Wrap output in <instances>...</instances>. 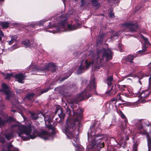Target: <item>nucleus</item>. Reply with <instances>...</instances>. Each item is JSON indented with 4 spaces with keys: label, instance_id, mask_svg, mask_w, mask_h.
Segmentation results:
<instances>
[{
    "label": "nucleus",
    "instance_id": "obj_1",
    "mask_svg": "<svg viewBox=\"0 0 151 151\" xmlns=\"http://www.w3.org/2000/svg\"><path fill=\"white\" fill-rule=\"evenodd\" d=\"M111 57H93L92 59H85L81 63L80 67L77 71L78 74L83 72V70L88 69L91 65L94 70H97L101 66H104V64L107 61L108 59H111Z\"/></svg>",
    "mask_w": 151,
    "mask_h": 151
},
{
    "label": "nucleus",
    "instance_id": "obj_2",
    "mask_svg": "<svg viewBox=\"0 0 151 151\" xmlns=\"http://www.w3.org/2000/svg\"><path fill=\"white\" fill-rule=\"evenodd\" d=\"M73 114L74 117L76 118L74 120L68 118L66 122L65 127L63 130V132L67 135V137L70 139L74 138L76 123H79V121L82 117V114L81 113L73 112Z\"/></svg>",
    "mask_w": 151,
    "mask_h": 151
},
{
    "label": "nucleus",
    "instance_id": "obj_3",
    "mask_svg": "<svg viewBox=\"0 0 151 151\" xmlns=\"http://www.w3.org/2000/svg\"><path fill=\"white\" fill-rule=\"evenodd\" d=\"M13 128L14 131L16 132L18 136L23 140H28L30 139H33L36 137L35 133L32 132V126L30 124L14 125Z\"/></svg>",
    "mask_w": 151,
    "mask_h": 151
},
{
    "label": "nucleus",
    "instance_id": "obj_4",
    "mask_svg": "<svg viewBox=\"0 0 151 151\" xmlns=\"http://www.w3.org/2000/svg\"><path fill=\"white\" fill-rule=\"evenodd\" d=\"M95 126L92 125L90 127V132L88 134V139L89 141V144L87 146V149L90 150L96 147L98 150L103 147L104 146V142H102V137L101 135L95 136V133L91 131Z\"/></svg>",
    "mask_w": 151,
    "mask_h": 151
},
{
    "label": "nucleus",
    "instance_id": "obj_5",
    "mask_svg": "<svg viewBox=\"0 0 151 151\" xmlns=\"http://www.w3.org/2000/svg\"><path fill=\"white\" fill-rule=\"evenodd\" d=\"M96 86L95 85V79L93 78L91 81L89 85L85 90L80 94H78L77 96V102L83 100L84 99H88L91 96V94L89 91V90H91L95 89Z\"/></svg>",
    "mask_w": 151,
    "mask_h": 151
},
{
    "label": "nucleus",
    "instance_id": "obj_6",
    "mask_svg": "<svg viewBox=\"0 0 151 151\" xmlns=\"http://www.w3.org/2000/svg\"><path fill=\"white\" fill-rule=\"evenodd\" d=\"M133 122L137 127L139 134L146 135L147 142L148 151H151V138L150 135L144 130L142 125V120L135 119L133 121Z\"/></svg>",
    "mask_w": 151,
    "mask_h": 151
},
{
    "label": "nucleus",
    "instance_id": "obj_7",
    "mask_svg": "<svg viewBox=\"0 0 151 151\" xmlns=\"http://www.w3.org/2000/svg\"><path fill=\"white\" fill-rule=\"evenodd\" d=\"M41 67V68H40L36 67L33 68L32 66H31L29 68V70H31L33 69L32 71L35 72L50 70L52 72H54L57 69V66L55 64L51 63H49L46 65L43 64ZM30 72H31V70H30Z\"/></svg>",
    "mask_w": 151,
    "mask_h": 151
},
{
    "label": "nucleus",
    "instance_id": "obj_8",
    "mask_svg": "<svg viewBox=\"0 0 151 151\" xmlns=\"http://www.w3.org/2000/svg\"><path fill=\"white\" fill-rule=\"evenodd\" d=\"M49 124V125H46V127L48 128L49 131H43L40 134V137L45 140L52 139L54 134L55 132V127L52 125Z\"/></svg>",
    "mask_w": 151,
    "mask_h": 151
},
{
    "label": "nucleus",
    "instance_id": "obj_9",
    "mask_svg": "<svg viewBox=\"0 0 151 151\" xmlns=\"http://www.w3.org/2000/svg\"><path fill=\"white\" fill-rule=\"evenodd\" d=\"M1 87L2 88L0 90V92H3L5 93L6 95L5 98L6 99L9 100L14 96V93L10 90L6 84L4 83L2 85Z\"/></svg>",
    "mask_w": 151,
    "mask_h": 151
},
{
    "label": "nucleus",
    "instance_id": "obj_10",
    "mask_svg": "<svg viewBox=\"0 0 151 151\" xmlns=\"http://www.w3.org/2000/svg\"><path fill=\"white\" fill-rule=\"evenodd\" d=\"M96 53L97 57L101 56V57H112L113 54L110 49H106L105 48L97 49Z\"/></svg>",
    "mask_w": 151,
    "mask_h": 151
},
{
    "label": "nucleus",
    "instance_id": "obj_11",
    "mask_svg": "<svg viewBox=\"0 0 151 151\" xmlns=\"http://www.w3.org/2000/svg\"><path fill=\"white\" fill-rule=\"evenodd\" d=\"M113 88V86L111 87L109 91L106 92V93L109 96L114 95L119 90L120 91H124L125 88H126V86L124 85H121L119 84H116L115 85L114 88L112 92V90Z\"/></svg>",
    "mask_w": 151,
    "mask_h": 151
},
{
    "label": "nucleus",
    "instance_id": "obj_12",
    "mask_svg": "<svg viewBox=\"0 0 151 151\" xmlns=\"http://www.w3.org/2000/svg\"><path fill=\"white\" fill-rule=\"evenodd\" d=\"M127 130L126 127H125L124 129H123V130L121 129L124 134H122L121 136L119 135V137L118 139L117 142L121 147H122V144L124 143L126 140H128L129 139L128 135H126V134L128 133V132H129V131Z\"/></svg>",
    "mask_w": 151,
    "mask_h": 151
},
{
    "label": "nucleus",
    "instance_id": "obj_13",
    "mask_svg": "<svg viewBox=\"0 0 151 151\" xmlns=\"http://www.w3.org/2000/svg\"><path fill=\"white\" fill-rule=\"evenodd\" d=\"M122 26H124L132 32H136L139 27L137 23H133L132 22L124 23L122 24Z\"/></svg>",
    "mask_w": 151,
    "mask_h": 151
},
{
    "label": "nucleus",
    "instance_id": "obj_14",
    "mask_svg": "<svg viewBox=\"0 0 151 151\" xmlns=\"http://www.w3.org/2000/svg\"><path fill=\"white\" fill-rule=\"evenodd\" d=\"M30 113L31 117L33 120H36L38 118V115L40 114L41 116L42 115V116L44 117L46 124H47V122L50 124L52 122V118L51 117H50L48 115L45 116L43 114L41 113L37 114H35L34 112H30Z\"/></svg>",
    "mask_w": 151,
    "mask_h": 151
},
{
    "label": "nucleus",
    "instance_id": "obj_15",
    "mask_svg": "<svg viewBox=\"0 0 151 151\" xmlns=\"http://www.w3.org/2000/svg\"><path fill=\"white\" fill-rule=\"evenodd\" d=\"M141 37L144 41L145 45H143V49L142 50L139 51L137 53V54H139L141 55H142L145 54L147 48V47L145 46V45L150 44V43L149 42L148 38L145 37L143 35H141Z\"/></svg>",
    "mask_w": 151,
    "mask_h": 151
},
{
    "label": "nucleus",
    "instance_id": "obj_16",
    "mask_svg": "<svg viewBox=\"0 0 151 151\" xmlns=\"http://www.w3.org/2000/svg\"><path fill=\"white\" fill-rule=\"evenodd\" d=\"M18 149L15 147L10 142L7 143L2 149V151H18Z\"/></svg>",
    "mask_w": 151,
    "mask_h": 151
},
{
    "label": "nucleus",
    "instance_id": "obj_17",
    "mask_svg": "<svg viewBox=\"0 0 151 151\" xmlns=\"http://www.w3.org/2000/svg\"><path fill=\"white\" fill-rule=\"evenodd\" d=\"M119 114L121 118L124 120V122L125 123V124H124L122 125L120 127L121 129L123 130V129H124L125 127H126L127 124L128 123V121L126 118V116L121 111H119Z\"/></svg>",
    "mask_w": 151,
    "mask_h": 151
},
{
    "label": "nucleus",
    "instance_id": "obj_18",
    "mask_svg": "<svg viewBox=\"0 0 151 151\" xmlns=\"http://www.w3.org/2000/svg\"><path fill=\"white\" fill-rule=\"evenodd\" d=\"M1 134L4 135L5 138L7 140H10L14 137L13 132L11 131H6L4 134L1 132Z\"/></svg>",
    "mask_w": 151,
    "mask_h": 151
},
{
    "label": "nucleus",
    "instance_id": "obj_19",
    "mask_svg": "<svg viewBox=\"0 0 151 151\" xmlns=\"http://www.w3.org/2000/svg\"><path fill=\"white\" fill-rule=\"evenodd\" d=\"M25 77V76L22 73L17 74L15 75V78L17 79L18 82L21 83H23L22 81L24 80Z\"/></svg>",
    "mask_w": 151,
    "mask_h": 151
},
{
    "label": "nucleus",
    "instance_id": "obj_20",
    "mask_svg": "<svg viewBox=\"0 0 151 151\" xmlns=\"http://www.w3.org/2000/svg\"><path fill=\"white\" fill-rule=\"evenodd\" d=\"M66 20L67 19L65 18L64 20H61L59 22L58 25L60 27L57 28V30L58 32H60L61 31V29L62 28H65Z\"/></svg>",
    "mask_w": 151,
    "mask_h": 151
},
{
    "label": "nucleus",
    "instance_id": "obj_21",
    "mask_svg": "<svg viewBox=\"0 0 151 151\" xmlns=\"http://www.w3.org/2000/svg\"><path fill=\"white\" fill-rule=\"evenodd\" d=\"M150 94L149 92L147 91H143L140 94H137L136 96H137L138 97L141 98L145 99L147 98Z\"/></svg>",
    "mask_w": 151,
    "mask_h": 151
},
{
    "label": "nucleus",
    "instance_id": "obj_22",
    "mask_svg": "<svg viewBox=\"0 0 151 151\" xmlns=\"http://www.w3.org/2000/svg\"><path fill=\"white\" fill-rule=\"evenodd\" d=\"M79 24L78 23H76L74 24L73 25H72L70 24H67V27L68 29L72 31L78 28Z\"/></svg>",
    "mask_w": 151,
    "mask_h": 151
},
{
    "label": "nucleus",
    "instance_id": "obj_23",
    "mask_svg": "<svg viewBox=\"0 0 151 151\" xmlns=\"http://www.w3.org/2000/svg\"><path fill=\"white\" fill-rule=\"evenodd\" d=\"M60 107H57L56 108L57 110L55 112V114H56L58 112V111H60V114H58V115L59 117L61 119H63L65 116V114L63 112L62 110L60 109Z\"/></svg>",
    "mask_w": 151,
    "mask_h": 151
},
{
    "label": "nucleus",
    "instance_id": "obj_24",
    "mask_svg": "<svg viewBox=\"0 0 151 151\" xmlns=\"http://www.w3.org/2000/svg\"><path fill=\"white\" fill-rule=\"evenodd\" d=\"M125 97V96L124 95V93H119L116 96V98L117 99L121 101L122 102H125L124 100V99Z\"/></svg>",
    "mask_w": 151,
    "mask_h": 151
},
{
    "label": "nucleus",
    "instance_id": "obj_25",
    "mask_svg": "<svg viewBox=\"0 0 151 151\" xmlns=\"http://www.w3.org/2000/svg\"><path fill=\"white\" fill-rule=\"evenodd\" d=\"M22 43L24 45L25 47L30 48L31 47L30 41L29 40H25L22 42Z\"/></svg>",
    "mask_w": 151,
    "mask_h": 151
},
{
    "label": "nucleus",
    "instance_id": "obj_26",
    "mask_svg": "<svg viewBox=\"0 0 151 151\" xmlns=\"http://www.w3.org/2000/svg\"><path fill=\"white\" fill-rule=\"evenodd\" d=\"M113 80V77L111 76L107 78L106 80L105 81V82L106 83H107L108 86L109 87L112 85V81Z\"/></svg>",
    "mask_w": 151,
    "mask_h": 151
},
{
    "label": "nucleus",
    "instance_id": "obj_27",
    "mask_svg": "<svg viewBox=\"0 0 151 151\" xmlns=\"http://www.w3.org/2000/svg\"><path fill=\"white\" fill-rule=\"evenodd\" d=\"M9 23L8 22H1L0 23V25L3 29H7L9 27Z\"/></svg>",
    "mask_w": 151,
    "mask_h": 151
},
{
    "label": "nucleus",
    "instance_id": "obj_28",
    "mask_svg": "<svg viewBox=\"0 0 151 151\" xmlns=\"http://www.w3.org/2000/svg\"><path fill=\"white\" fill-rule=\"evenodd\" d=\"M91 2L92 5L95 7H99L100 4L98 0H91Z\"/></svg>",
    "mask_w": 151,
    "mask_h": 151
},
{
    "label": "nucleus",
    "instance_id": "obj_29",
    "mask_svg": "<svg viewBox=\"0 0 151 151\" xmlns=\"http://www.w3.org/2000/svg\"><path fill=\"white\" fill-rule=\"evenodd\" d=\"M75 147V150L76 151H84L83 147L82 146H79L78 145H76L73 144Z\"/></svg>",
    "mask_w": 151,
    "mask_h": 151
},
{
    "label": "nucleus",
    "instance_id": "obj_30",
    "mask_svg": "<svg viewBox=\"0 0 151 151\" xmlns=\"http://www.w3.org/2000/svg\"><path fill=\"white\" fill-rule=\"evenodd\" d=\"M6 122V121L5 119H2L0 117V127H1L4 126L5 123Z\"/></svg>",
    "mask_w": 151,
    "mask_h": 151
},
{
    "label": "nucleus",
    "instance_id": "obj_31",
    "mask_svg": "<svg viewBox=\"0 0 151 151\" xmlns=\"http://www.w3.org/2000/svg\"><path fill=\"white\" fill-rule=\"evenodd\" d=\"M34 94L33 93H29L27 95L26 98L28 99H31L34 96Z\"/></svg>",
    "mask_w": 151,
    "mask_h": 151
},
{
    "label": "nucleus",
    "instance_id": "obj_32",
    "mask_svg": "<svg viewBox=\"0 0 151 151\" xmlns=\"http://www.w3.org/2000/svg\"><path fill=\"white\" fill-rule=\"evenodd\" d=\"M126 58L125 59L127 62H129L131 63L132 62L133 58V57H126Z\"/></svg>",
    "mask_w": 151,
    "mask_h": 151
},
{
    "label": "nucleus",
    "instance_id": "obj_33",
    "mask_svg": "<svg viewBox=\"0 0 151 151\" xmlns=\"http://www.w3.org/2000/svg\"><path fill=\"white\" fill-rule=\"evenodd\" d=\"M127 90L129 93L131 94L132 95L133 93L134 94H135L136 95H137L136 94L137 93L135 92L132 89H131L129 88H128L127 89Z\"/></svg>",
    "mask_w": 151,
    "mask_h": 151
},
{
    "label": "nucleus",
    "instance_id": "obj_34",
    "mask_svg": "<svg viewBox=\"0 0 151 151\" xmlns=\"http://www.w3.org/2000/svg\"><path fill=\"white\" fill-rule=\"evenodd\" d=\"M137 146L138 145L137 144L136 142L134 144L132 151H137Z\"/></svg>",
    "mask_w": 151,
    "mask_h": 151
},
{
    "label": "nucleus",
    "instance_id": "obj_35",
    "mask_svg": "<svg viewBox=\"0 0 151 151\" xmlns=\"http://www.w3.org/2000/svg\"><path fill=\"white\" fill-rule=\"evenodd\" d=\"M13 76V74L12 73H7L6 74V76L5 77V78L6 79H8L10 77L12 76Z\"/></svg>",
    "mask_w": 151,
    "mask_h": 151
},
{
    "label": "nucleus",
    "instance_id": "obj_36",
    "mask_svg": "<svg viewBox=\"0 0 151 151\" xmlns=\"http://www.w3.org/2000/svg\"><path fill=\"white\" fill-rule=\"evenodd\" d=\"M81 4L80 5V6L82 7L83 6L86 4V2L85 0H81Z\"/></svg>",
    "mask_w": 151,
    "mask_h": 151
},
{
    "label": "nucleus",
    "instance_id": "obj_37",
    "mask_svg": "<svg viewBox=\"0 0 151 151\" xmlns=\"http://www.w3.org/2000/svg\"><path fill=\"white\" fill-rule=\"evenodd\" d=\"M123 47V45L121 43H119L118 44V48L119 49L120 52H122V48Z\"/></svg>",
    "mask_w": 151,
    "mask_h": 151
},
{
    "label": "nucleus",
    "instance_id": "obj_38",
    "mask_svg": "<svg viewBox=\"0 0 151 151\" xmlns=\"http://www.w3.org/2000/svg\"><path fill=\"white\" fill-rule=\"evenodd\" d=\"M5 141L4 138L3 137H2L1 136V135L0 136V142L3 143Z\"/></svg>",
    "mask_w": 151,
    "mask_h": 151
},
{
    "label": "nucleus",
    "instance_id": "obj_39",
    "mask_svg": "<svg viewBox=\"0 0 151 151\" xmlns=\"http://www.w3.org/2000/svg\"><path fill=\"white\" fill-rule=\"evenodd\" d=\"M109 16L111 18L114 17V13H113L111 11L109 13Z\"/></svg>",
    "mask_w": 151,
    "mask_h": 151
},
{
    "label": "nucleus",
    "instance_id": "obj_40",
    "mask_svg": "<svg viewBox=\"0 0 151 151\" xmlns=\"http://www.w3.org/2000/svg\"><path fill=\"white\" fill-rule=\"evenodd\" d=\"M81 53L82 52H81L77 51L74 54H76L77 56H80V54H81Z\"/></svg>",
    "mask_w": 151,
    "mask_h": 151
},
{
    "label": "nucleus",
    "instance_id": "obj_41",
    "mask_svg": "<svg viewBox=\"0 0 151 151\" xmlns=\"http://www.w3.org/2000/svg\"><path fill=\"white\" fill-rule=\"evenodd\" d=\"M29 26L31 28L34 29L35 27V24L31 23L29 24Z\"/></svg>",
    "mask_w": 151,
    "mask_h": 151
},
{
    "label": "nucleus",
    "instance_id": "obj_42",
    "mask_svg": "<svg viewBox=\"0 0 151 151\" xmlns=\"http://www.w3.org/2000/svg\"><path fill=\"white\" fill-rule=\"evenodd\" d=\"M49 90V88H46L45 90H44L42 91L41 92L42 93H44L46 92H47Z\"/></svg>",
    "mask_w": 151,
    "mask_h": 151
},
{
    "label": "nucleus",
    "instance_id": "obj_43",
    "mask_svg": "<svg viewBox=\"0 0 151 151\" xmlns=\"http://www.w3.org/2000/svg\"><path fill=\"white\" fill-rule=\"evenodd\" d=\"M105 35V33H103L101 35H99V37L100 38H101L102 39H104V36Z\"/></svg>",
    "mask_w": 151,
    "mask_h": 151
},
{
    "label": "nucleus",
    "instance_id": "obj_44",
    "mask_svg": "<svg viewBox=\"0 0 151 151\" xmlns=\"http://www.w3.org/2000/svg\"><path fill=\"white\" fill-rule=\"evenodd\" d=\"M17 38V36H15L14 37V38H13V37H12L11 40H12V41L13 42H14V41H16Z\"/></svg>",
    "mask_w": 151,
    "mask_h": 151
},
{
    "label": "nucleus",
    "instance_id": "obj_45",
    "mask_svg": "<svg viewBox=\"0 0 151 151\" xmlns=\"http://www.w3.org/2000/svg\"><path fill=\"white\" fill-rule=\"evenodd\" d=\"M138 104V102L136 101L135 102L132 103L131 105L133 106H137Z\"/></svg>",
    "mask_w": 151,
    "mask_h": 151
},
{
    "label": "nucleus",
    "instance_id": "obj_46",
    "mask_svg": "<svg viewBox=\"0 0 151 151\" xmlns=\"http://www.w3.org/2000/svg\"><path fill=\"white\" fill-rule=\"evenodd\" d=\"M4 34L3 32L0 29V36H2L3 37H4Z\"/></svg>",
    "mask_w": 151,
    "mask_h": 151
},
{
    "label": "nucleus",
    "instance_id": "obj_47",
    "mask_svg": "<svg viewBox=\"0 0 151 151\" xmlns=\"http://www.w3.org/2000/svg\"><path fill=\"white\" fill-rule=\"evenodd\" d=\"M22 92V91L21 89H18L17 91V93H20Z\"/></svg>",
    "mask_w": 151,
    "mask_h": 151
},
{
    "label": "nucleus",
    "instance_id": "obj_48",
    "mask_svg": "<svg viewBox=\"0 0 151 151\" xmlns=\"http://www.w3.org/2000/svg\"><path fill=\"white\" fill-rule=\"evenodd\" d=\"M16 46H17L16 45H14L12 46V48L13 50H14V49H15L16 48H17V47H16Z\"/></svg>",
    "mask_w": 151,
    "mask_h": 151
},
{
    "label": "nucleus",
    "instance_id": "obj_49",
    "mask_svg": "<svg viewBox=\"0 0 151 151\" xmlns=\"http://www.w3.org/2000/svg\"><path fill=\"white\" fill-rule=\"evenodd\" d=\"M74 141L76 143H78V139L77 138H76V140L75 139H74Z\"/></svg>",
    "mask_w": 151,
    "mask_h": 151
},
{
    "label": "nucleus",
    "instance_id": "obj_50",
    "mask_svg": "<svg viewBox=\"0 0 151 151\" xmlns=\"http://www.w3.org/2000/svg\"><path fill=\"white\" fill-rule=\"evenodd\" d=\"M103 39L100 38V40L99 41V42H100V43H101L103 42Z\"/></svg>",
    "mask_w": 151,
    "mask_h": 151
},
{
    "label": "nucleus",
    "instance_id": "obj_51",
    "mask_svg": "<svg viewBox=\"0 0 151 151\" xmlns=\"http://www.w3.org/2000/svg\"><path fill=\"white\" fill-rule=\"evenodd\" d=\"M14 42L12 41V40H11L9 42V44L11 45Z\"/></svg>",
    "mask_w": 151,
    "mask_h": 151
},
{
    "label": "nucleus",
    "instance_id": "obj_52",
    "mask_svg": "<svg viewBox=\"0 0 151 151\" xmlns=\"http://www.w3.org/2000/svg\"><path fill=\"white\" fill-rule=\"evenodd\" d=\"M118 35H119V34L117 32L115 33L114 35V36H118Z\"/></svg>",
    "mask_w": 151,
    "mask_h": 151
},
{
    "label": "nucleus",
    "instance_id": "obj_53",
    "mask_svg": "<svg viewBox=\"0 0 151 151\" xmlns=\"http://www.w3.org/2000/svg\"><path fill=\"white\" fill-rule=\"evenodd\" d=\"M68 73H69V76H68V77H66V78H65L63 80H65V79H66V78H68L69 76H70L71 75V73H69L70 72H68Z\"/></svg>",
    "mask_w": 151,
    "mask_h": 151
},
{
    "label": "nucleus",
    "instance_id": "obj_54",
    "mask_svg": "<svg viewBox=\"0 0 151 151\" xmlns=\"http://www.w3.org/2000/svg\"><path fill=\"white\" fill-rule=\"evenodd\" d=\"M13 118L12 117H9V119L11 121L13 120Z\"/></svg>",
    "mask_w": 151,
    "mask_h": 151
},
{
    "label": "nucleus",
    "instance_id": "obj_55",
    "mask_svg": "<svg viewBox=\"0 0 151 151\" xmlns=\"http://www.w3.org/2000/svg\"><path fill=\"white\" fill-rule=\"evenodd\" d=\"M146 76H148V75L144 74V75H143V77H146Z\"/></svg>",
    "mask_w": 151,
    "mask_h": 151
},
{
    "label": "nucleus",
    "instance_id": "obj_56",
    "mask_svg": "<svg viewBox=\"0 0 151 151\" xmlns=\"http://www.w3.org/2000/svg\"><path fill=\"white\" fill-rule=\"evenodd\" d=\"M2 36H0V42L1 41L2 39Z\"/></svg>",
    "mask_w": 151,
    "mask_h": 151
},
{
    "label": "nucleus",
    "instance_id": "obj_57",
    "mask_svg": "<svg viewBox=\"0 0 151 151\" xmlns=\"http://www.w3.org/2000/svg\"><path fill=\"white\" fill-rule=\"evenodd\" d=\"M127 57H134V56L133 55H128Z\"/></svg>",
    "mask_w": 151,
    "mask_h": 151
},
{
    "label": "nucleus",
    "instance_id": "obj_58",
    "mask_svg": "<svg viewBox=\"0 0 151 151\" xmlns=\"http://www.w3.org/2000/svg\"><path fill=\"white\" fill-rule=\"evenodd\" d=\"M12 111H13L14 112H15L16 111V110H12Z\"/></svg>",
    "mask_w": 151,
    "mask_h": 151
},
{
    "label": "nucleus",
    "instance_id": "obj_59",
    "mask_svg": "<svg viewBox=\"0 0 151 151\" xmlns=\"http://www.w3.org/2000/svg\"><path fill=\"white\" fill-rule=\"evenodd\" d=\"M115 99H112V101H115Z\"/></svg>",
    "mask_w": 151,
    "mask_h": 151
},
{
    "label": "nucleus",
    "instance_id": "obj_60",
    "mask_svg": "<svg viewBox=\"0 0 151 151\" xmlns=\"http://www.w3.org/2000/svg\"><path fill=\"white\" fill-rule=\"evenodd\" d=\"M43 24V22H41V23H40V25H42V24Z\"/></svg>",
    "mask_w": 151,
    "mask_h": 151
},
{
    "label": "nucleus",
    "instance_id": "obj_61",
    "mask_svg": "<svg viewBox=\"0 0 151 151\" xmlns=\"http://www.w3.org/2000/svg\"><path fill=\"white\" fill-rule=\"evenodd\" d=\"M4 0H0L1 1H3Z\"/></svg>",
    "mask_w": 151,
    "mask_h": 151
},
{
    "label": "nucleus",
    "instance_id": "obj_62",
    "mask_svg": "<svg viewBox=\"0 0 151 151\" xmlns=\"http://www.w3.org/2000/svg\"><path fill=\"white\" fill-rule=\"evenodd\" d=\"M50 23H50V22H49V25L50 24Z\"/></svg>",
    "mask_w": 151,
    "mask_h": 151
},
{
    "label": "nucleus",
    "instance_id": "obj_63",
    "mask_svg": "<svg viewBox=\"0 0 151 151\" xmlns=\"http://www.w3.org/2000/svg\"><path fill=\"white\" fill-rule=\"evenodd\" d=\"M95 93H96V94H97V93H96V92H95Z\"/></svg>",
    "mask_w": 151,
    "mask_h": 151
},
{
    "label": "nucleus",
    "instance_id": "obj_64",
    "mask_svg": "<svg viewBox=\"0 0 151 151\" xmlns=\"http://www.w3.org/2000/svg\"><path fill=\"white\" fill-rule=\"evenodd\" d=\"M150 124H149L148 125H147V126H149V125Z\"/></svg>",
    "mask_w": 151,
    "mask_h": 151
}]
</instances>
